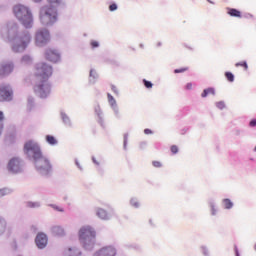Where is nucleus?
<instances>
[{
  "label": "nucleus",
  "instance_id": "obj_31",
  "mask_svg": "<svg viewBox=\"0 0 256 256\" xmlns=\"http://www.w3.org/2000/svg\"><path fill=\"white\" fill-rule=\"evenodd\" d=\"M216 107H217L218 109H225V102H218V103L216 104Z\"/></svg>",
  "mask_w": 256,
  "mask_h": 256
},
{
  "label": "nucleus",
  "instance_id": "obj_39",
  "mask_svg": "<svg viewBox=\"0 0 256 256\" xmlns=\"http://www.w3.org/2000/svg\"><path fill=\"white\" fill-rule=\"evenodd\" d=\"M97 75V72L95 70H90V77H95Z\"/></svg>",
  "mask_w": 256,
  "mask_h": 256
},
{
  "label": "nucleus",
  "instance_id": "obj_28",
  "mask_svg": "<svg viewBox=\"0 0 256 256\" xmlns=\"http://www.w3.org/2000/svg\"><path fill=\"white\" fill-rule=\"evenodd\" d=\"M28 207H30L31 209L35 208V207H39V203L37 202H28Z\"/></svg>",
  "mask_w": 256,
  "mask_h": 256
},
{
  "label": "nucleus",
  "instance_id": "obj_25",
  "mask_svg": "<svg viewBox=\"0 0 256 256\" xmlns=\"http://www.w3.org/2000/svg\"><path fill=\"white\" fill-rule=\"evenodd\" d=\"M185 71H189V67L175 69L174 73H185Z\"/></svg>",
  "mask_w": 256,
  "mask_h": 256
},
{
  "label": "nucleus",
  "instance_id": "obj_33",
  "mask_svg": "<svg viewBox=\"0 0 256 256\" xmlns=\"http://www.w3.org/2000/svg\"><path fill=\"white\" fill-rule=\"evenodd\" d=\"M109 10H110V11H117V4H111V5L109 6Z\"/></svg>",
  "mask_w": 256,
  "mask_h": 256
},
{
  "label": "nucleus",
  "instance_id": "obj_13",
  "mask_svg": "<svg viewBox=\"0 0 256 256\" xmlns=\"http://www.w3.org/2000/svg\"><path fill=\"white\" fill-rule=\"evenodd\" d=\"M35 243L38 249H45V247H47V235L39 233L36 236Z\"/></svg>",
  "mask_w": 256,
  "mask_h": 256
},
{
  "label": "nucleus",
  "instance_id": "obj_40",
  "mask_svg": "<svg viewBox=\"0 0 256 256\" xmlns=\"http://www.w3.org/2000/svg\"><path fill=\"white\" fill-rule=\"evenodd\" d=\"M5 119V114H3V111H0V121H3Z\"/></svg>",
  "mask_w": 256,
  "mask_h": 256
},
{
  "label": "nucleus",
  "instance_id": "obj_27",
  "mask_svg": "<svg viewBox=\"0 0 256 256\" xmlns=\"http://www.w3.org/2000/svg\"><path fill=\"white\" fill-rule=\"evenodd\" d=\"M143 83H144L146 89H151V87H153V83H151L150 81H147L144 79Z\"/></svg>",
  "mask_w": 256,
  "mask_h": 256
},
{
  "label": "nucleus",
  "instance_id": "obj_45",
  "mask_svg": "<svg viewBox=\"0 0 256 256\" xmlns=\"http://www.w3.org/2000/svg\"><path fill=\"white\" fill-rule=\"evenodd\" d=\"M93 162L96 163V165H99V163L93 158Z\"/></svg>",
  "mask_w": 256,
  "mask_h": 256
},
{
  "label": "nucleus",
  "instance_id": "obj_9",
  "mask_svg": "<svg viewBox=\"0 0 256 256\" xmlns=\"http://www.w3.org/2000/svg\"><path fill=\"white\" fill-rule=\"evenodd\" d=\"M10 173H21V161L19 158H12L8 163Z\"/></svg>",
  "mask_w": 256,
  "mask_h": 256
},
{
  "label": "nucleus",
  "instance_id": "obj_11",
  "mask_svg": "<svg viewBox=\"0 0 256 256\" xmlns=\"http://www.w3.org/2000/svg\"><path fill=\"white\" fill-rule=\"evenodd\" d=\"M117 255V250L113 246H107L100 249L96 256H115Z\"/></svg>",
  "mask_w": 256,
  "mask_h": 256
},
{
  "label": "nucleus",
  "instance_id": "obj_4",
  "mask_svg": "<svg viewBox=\"0 0 256 256\" xmlns=\"http://www.w3.org/2000/svg\"><path fill=\"white\" fill-rule=\"evenodd\" d=\"M40 21L43 25H51L57 21V10L53 7H43L40 10Z\"/></svg>",
  "mask_w": 256,
  "mask_h": 256
},
{
  "label": "nucleus",
  "instance_id": "obj_30",
  "mask_svg": "<svg viewBox=\"0 0 256 256\" xmlns=\"http://www.w3.org/2000/svg\"><path fill=\"white\" fill-rule=\"evenodd\" d=\"M90 45H91L92 49H95V48L99 47V42L93 40V41H91Z\"/></svg>",
  "mask_w": 256,
  "mask_h": 256
},
{
  "label": "nucleus",
  "instance_id": "obj_41",
  "mask_svg": "<svg viewBox=\"0 0 256 256\" xmlns=\"http://www.w3.org/2000/svg\"><path fill=\"white\" fill-rule=\"evenodd\" d=\"M52 207H53V209H56V211H60V212L63 211V208H59V207H57L55 205H52Z\"/></svg>",
  "mask_w": 256,
  "mask_h": 256
},
{
  "label": "nucleus",
  "instance_id": "obj_7",
  "mask_svg": "<svg viewBox=\"0 0 256 256\" xmlns=\"http://www.w3.org/2000/svg\"><path fill=\"white\" fill-rule=\"evenodd\" d=\"M50 39L49 30L43 29L39 30L36 33V45L38 47H41L42 45H45V43H48Z\"/></svg>",
  "mask_w": 256,
  "mask_h": 256
},
{
  "label": "nucleus",
  "instance_id": "obj_5",
  "mask_svg": "<svg viewBox=\"0 0 256 256\" xmlns=\"http://www.w3.org/2000/svg\"><path fill=\"white\" fill-rule=\"evenodd\" d=\"M29 43H31V36H29V34H24L15 39L12 49L15 53H20V51H25Z\"/></svg>",
  "mask_w": 256,
  "mask_h": 256
},
{
  "label": "nucleus",
  "instance_id": "obj_6",
  "mask_svg": "<svg viewBox=\"0 0 256 256\" xmlns=\"http://www.w3.org/2000/svg\"><path fill=\"white\" fill-rule=\"evenodd\" d=\"M79 239L84 243V245L88 242L93 241L95 239V232L93 228L90 226H84L79 231Z\"/></svg>",
  "mask_w": 256,
  "mask_h": 256
},
{
  "label": "nucleus",
  "instance_id": "obj_1",
  "mask_svg": "<svg viewBox=\"0 0 256 256\" xmlns=\"http://www.w3.org/2000/svg\"><path fill=\"white\" fill-rule=\"evenodd\" d=\"M51 75H53V67L45 62L38 63L34 67V77L40 83L35 86L34 91L42 98L47 97L51 93V86L47 84Z\"/></svg>",
  "mask_w": 256,
  "mask_h": 256
},
{
  "label": "nucleus",
  "instance_id": "obj_3",
  "mask_svg": "<svg viewBox=\"0 0 256 256\" xmlns=\"http://www.w3.org/2000/svg\"><path fill=\"white\" fill-rule=\"evenodd\" d=\"M14 15L17 19L29 29V27H33V15L31 14V10L27 8V6H23L21 4L14 6L13 8Z\"/></svg>",
  "mask_w": 256,
  "mask_h": 256
},
{
  "label": "nucleus",
  "instance_id": "obj_32",
  "mask_svg": "<svg viewBox=\"0 0 256 256\" xmlns=\"http://www.w3.org/2000/svg\"><path fill=\"white\" fill-rule=\"evenodd\" d=\"M22 61H23L24 63H29V62H31V57H30V56H24V57L22 58Z\"/></svg>",
  "mask_w": 256,
  "mask_h": 256
},
{
  "label": "nucleus",
  "instance_id": "obj_18",
  "mask_svg": "<svg viewBox=\"0 0 256 256\" xmlns=\"http://www.w3.org/2000/svg\"><path fill=\"white\" fill-rule=\"evenodd\" d=\"M207 95H215V89L213 88H207L205 89L202 94H201V97L205 98L207 97Z\"/></svg>",
  "mask_w": 256,
  "mask_h": 256
},
{
  "label": "nucleus",
  "instance_id": "obj_8",
  "mask_svg": "<svg viewBox=\"0 0 256 256\" xmlns=\"http://www.w3.org/2000/svg\"><path fill=\"white\" fill-rule=\"evenodd\" d=\"M13 98V90L9 86H0V102L11 101Z\"/></svg>",
  "mask_w": 256,
  "mask_h": 256
},
{
  "label": "nucleus",
  "instance_id": "obj_17",
  "mask_svg": "<svg viewBox=\"0 0 256 256\" xmlns=\"http://www.w3.org/2000/svg\"><path fill=\"white\" fill-rule=\"evenodd\" d=\"M6 229H7V221H5V219L0 218V235H3Z\"/></svg>",
  "mask_w": 256,
  "mask_h": 256
},
{
  "label": "nucleus",
  "instance_id": "obj_35",
  "mask_svg": "<svg viewBox=\"0 0 256 256\" xmlns=\"http://www.w3.org/2000/svg\"><path fill=\"white\" fill-rule=\"evenodd\" d=\"M250 127H256V119L250 121Z\"/></svg>",
  "mask_w": 256,
  "mask_h": 256
},
{
  "label": "nucleus",
  "instance_id": "obj_26",
  "mask_svg": "<svg viewBox=\"0 0 256 256\" xmlns=\"http://www.w3.org/2000/svg\"><path fill=\"white\" fill-rule=\"evenodd\" d=\"M170 151L173 155H176V153H179V147H177V145H172Z\"/></svg>",
  "mask_w": 256,
  "mask_h": 256
},
{
  "label": "nucleus",
  "instance_id": "obj_43",
  "mask_svg": "<svg viewBox=\"0 0 256 256\" xmlns=\"http://www.w3.org/2000/svg\"><path fill=\"white\" fill-rule=\"evenodd\" d=\"M112 91H113L114 93H117V87H115V86L112 85Z\"/></svg>",
  "mask_w": 256,
  "mask_h": 256
},
{
  "label": "nucleus",
  "instance_id": "obj_21",
  "mask_svg": "<svg viewBox=\"0 0 256 256\" xmlns=\"http://www.w3.org/2000/svg\"><path fill=\"white\" fill-rule=\"evenodd\" d=\"M108 97V103L111 105V107H115L117 105V101H115V98L111 94H107Z\"/></svg>",
  "mask_w": 256,
  "mask_h": 256
},
{
  "label": "nucleus",
  "instance_id": "obj_34",
  "mask_svg": "<svg viewBox=\"0 0 256 256\" xmlns=\"http://www.w3.org/2000/svg\"><path fill=\"white\" fill-rule=\"evenodd\" d=\"M152 165H153V167L159 168V167H161V162H159V161H153V162H152Z\"/></svg>",
  "mask_w": 256,
  "mask_h": 256
},
{
  "label": "nucleus",
  "instance_id": "obj_44",
  "mask_svg": "<svg viewBox=\"0 0 256 256\" xmlns=\"http://www.w3.org/2000/svg\"><path fill=\"white\" fill-rule=\"evenodd\" d=\"M212 215H215V207L212 206Z\"/></svg>",
  "mask_w": 256,
  "mask_h": 256
},
{
  "label": "nucleus",
  "instance_id": "obj_12",
  "mask_svg": "<svg viewBox=\"0 0 256 256\" xmlns=\"http://www.w3.org/2000/svg\"><path fill=\"white\" fill-rule=\"evenodd\" d=\"M45 57L47 61H51L52 63H57L59 59H61V56L59 55V52L56 50L48 49L45 53Z\"/></svg>",
  "mask_w": 256,
  "mask_h": 256
},
{
  "label": "nucleus",
  "instance_id": "obj_2",
  "mask_svg": "<svg viewBox=\"0 0 256 256\" xmlns=\"http://www.w3.org/2000/svg\"><path fill=\"white\" fill-rule=\"evenodd\" d=\"M24 151L25 153H33V159L38 171H43L44 173H49V171H51V163H49V160L43 156L41 148L37 143L31 140L27 141L24 144Z\"/></svg>",
  "mask_w": 256,
  "mask_h": 256
},
{
  "label": "nucleus",
  "instance_id": "obj_38",
  "mask_svg": "<svg viewBox=\"0 0 256 256\" xmlns=\"http://www.w3.org/2000/svg\"><path fill=\"white\" fill-rule=\"evenodd\" d=\"M131 203H132L133 207H139V202L132 200Z\"/></svg>",
  "mask_w": 256,
  "mask_h": 256
},
{
  "label": "nucleus",
  "instance_id": "obj_14",
  "mask_svg": "<svg viewBox=\"0 0 256 256\" xmlns=\"http://www.w3.org/2000/svg\"><path fill=\"white\" fill-rule=\"evenodd\" d=\"M227 13L230 17H237L238 19H241V11L235 8H227Z\"/></svg>",
  "mask_w": 256,
  "mask_h": 256
},
{
  "label": "nucleus",
  "instance_id": "obj_37",
  "mask_svg": "<svg viewBox=\"0 0 256 256\" xmlns=\"http://www.w3.org/2000/svg\"><path fill=\"white\" fill-rule=\"evenodd\" d=\"M144 133H145V135H151V133H153V131H151V129H145Z\"/></svg>",
  "mask_w": 256,
  "mask_h": 256
},
{
  "label": "nucleus",
  "instance_id": "obj_42",
  "mask_svg": "<svg viewBox=\"0 0 256 256\" xmlns=\"http://www.w3.org/2000/svg\"><path fill=\"white\" fill-rule=\"evenodd\" d=\"M50 3H57V4H59V3H61V0H48Z\"/></svg>",
  "mask_w": 256,
  "mask_h": 256
},
{
  "label": "nucleus",
  "instance_id": "obj_22",
  "mask_svg": "<svg viewBox=\"0 0 256 256\" xmlns=\"http://www.w3.org/2000/svg\"><path fill=\"white\" fill-rule=\"evenodd\" d=\"M225 77L230 83H233L235 81V76L231 72H226Z\"/></svg>",
  "mask_w": 256,
  "mask_h": 256
},
{
  "label": "nucleus",
  "instance_id": "obj_46",
  "mask_svg": "<svg viewBox=\"0 0 256 256\" xmlns=\"http://www.w3.org/2000/svg\"><path fill=\"white\" fill-rule=\"evenodd\" d=\"M33 1H35V3H39V2H41V0H33Z\"/></svg>",
  "mask_w": 256,
  "mask_h": 256
},
{
  "label": "nucleus",
  "instance_id": "obj_10",
  "mask_svg": "<svg viewBox=\"0 0 256 256\" xmlns=\"http://www.w3.org/2000/svg\"><path fill=\"white\" fill-rule=\"evenodd\" d=\"M13 69H15V66H13V63H3L0 66V77H7V75H10V73H13Z\"/></svg>",
  "mask_w": 256,
  "mask_h": 256
},
{
  "label": "nucleus",
  "instance_id": "obj_29",
  "mask_svg": "<svg viewBox=\"0 0 256 256\" xmlns=\"http://www.w3.org/2000/svg\"><path fill=\"white\" fill-rule=\"evenodd\" d=\"M80 255V253L79 252H77V250H71V249H69V255L68 256H79Z\"/></svg>",
  "mask_w": 256,
  "mask_h": 256
},
{
  "label": "nucleus",
  "instance_id": "obj_36",
  "mask_svg": "<svg viewBox=\"0 0 256 256\" xmlns=\"http://www.w3.org/2000/svg\"><path fill=\"white\" fill-rule=\"evenodd\" d=\"M186 89H188V90L193 89V84L192 83H187L186 84Z\"/></svg>",
  "mask_w": 256,
  "mask_h": 256
},
{
  "label": "nucleus",
  "instance_id": "obj_23",
  "mask_svg": "<svg viewBox=\"0 0 256 256\" xmlns=\"http://www.w3.org/2000/svg\"><path fill=\"white\" fill-rule=\"evenodd\" d=\"M223 205L225 209H231L233 207V202H231L229 199H224Z\"/></svg>",
  "mask_w": 256,
  "mask_h": 256
},
{
  "label": "nucleus",
  "instance_id": "obj_24",
  "mask_svg": "<svg viewBox=\"0 0 256 256\" xmlns=\"http://www.w3.org/2000/svg\"><path fill=\"white\" fill-rule=\"evenodd\" d=\"M10 191L7 188L0 189V197H5V195H9Z\"/></svg>",
  "mask_w": 256,
  "mask_h": 256
},
{
  "label": "nucleus",
  "instance_id": "obj_16",
  "mask_svg": "<svg viewBox=\"0 0 256 256\" xmlns=\"http://www.w3.org/2000/svg\"><path fill=\"white\" fill-rule=\"evenodd\" d=\"M96 214L100 219H109V214H107V211L102 208H99Z\"/></svg>",
  "mask_w": 256,
  "mask_h": 256
},
{
  "label": "nucleus",
  "instance_id": "obj_19",
  "mask_svg": "<svg viewBox=\"0 0 256 256\" xmlns=\"http://www.w3.org/2000/svg\"><path fill=\"white\" fill-rule=\"evenodd\" d=\"M46 141L49 143V145H57V139L53 137L52 135L46 136Z\"/></svg>",
  "mask_w": 256,
  "mask_h": 256
},
{
  "label": "nucleus",
  "instance_id": "obj_15",
  "mask_svg": "<svg viewBox=\"0 0 256 256\" xmlns=\"http://www.w3.org/2000/svg\"><path fill=\"white\" fill-rule=\"evenodd\" d=\"M52 233L58 237H62V235H65V230L61 226H54L52 228Z\"/></svg>",
  "mask_w": 256,
  "mask_h": 256
},
{
  "label": "nucleus",
  "instance_id": "obj_20",
  "mask_svg": "<svg viewBox=\"0 0 256 256\" xmlns=\"http://www.w3.org/2000/svg\"><path fill=\"white\" fill-rule=\"evenodd\" d=\"M235 67H243L244 71H247L249 69V65H247L246 61L236 63Z\"/></svg>",
  "mask_w": 256,
  "mask_h": 256
}]
</instances>
